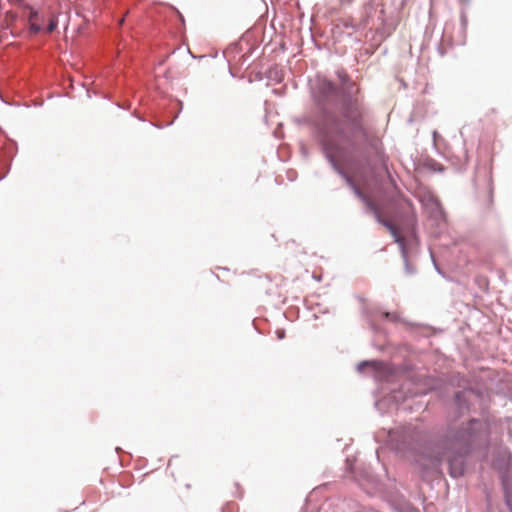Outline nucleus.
Instances as JSON below:
<instances>
[{
	"label": "nucleus",
	"instance_id": "obj_16",
	"mask_svg": "<svg viewBox=\"0 0 512 512\" xmlns=\"http://www.w3.org/2000/svg\"><path fill=\"white\" fill-rule=\"evenodd\" d=\"M463 2H467L468 0H462Z\"/></svg>",
	"mask_w": 512,
	"mask_h": 512
},
{
	"label": "nucleus",
	"instance_id": "obj_2",
	"mask_svg": "<svg viewBox=\"0 0 512 512\" xmlns=\"http://www.w3.org/2000/svg\"><path fill=\"white\" fill-rule=\"evenodd\" d=\"M357 195L365 202L367 208L373 211L377 221L382 224L393 236L395 242L399 243L401 246H404L405 240L404 237L400 234L397 226L393 224L390 220L384 218L381 214L379 207L371 201V199L365 195H363L358 189L356 190Z\"/></svg>",
	"mask_w": 512,
	"mask_h": 512
},
{
	"label": "nucleus",
	"instance_id": "obj_14",
	"mask_svg": "<svg viewBox=\"0 0 512 512\" xmlns=\"http://www.w3.org/2000/svg\"><path fill=\"white\" fill-rule=\"evenodd\" d=\"M504 457L507 458V460H510V458H511L510 455L507 453L504 454Z\"/></svg>",
	"mask_w": 512,
	"mask_h": 512
},
{
	"label": "nucleus",
	"instance_id": "obj_5",
	"mask_svg": "<svg viewBox=\"0 0 512 512\" xmlns=\"http://www.w3.org/2000/svg\"><path fill=\"white\" fill-rule=\"evenodd\" d=\"M44 21V16L40 15L37 11H31L29 15L30 30L37 33L41 30V23Z\"/></svg>",
	"mask_w": 512,
	"mask_h": 512
},
{
	"label": "nucleus",
	"instance_id": "obj_7",
	"mask_svg": "<svg viewBox=\"0 0 512 512\" xmlns=\"http://www.w3.org/2000/svg\"><path fill=\"white\" fill-rule=\"evenodd\" d=\"M478 431H486V424L481 422V421H478V420H473L471 421L470 423V428L468 429V437L469 438H472L474 436V434Z\"/></svg>",
	"mask_w": 512,
	"mask_h": 512
},
{
	"label": "nucleus",
	"instance_id": "obj_6",
	"mask_svg": "<svg viewBox=\"0 0 512 512\" xmlns=\"http://www.w3.org/2000/svg\"><path fill=\"white\" fill-rule=\"evenodd\" d=\"M367 368H370L374 371H381L383 368V364L378 361H363L359 363L357 366V369L360 372L364 371Z\"/></svg>",
	"mask_w": 512,
	"mask_h": 512
},
{
	"label": "nucleus",
	"instance_id": "obj_1",
	"mask_svg": "<svg viewBox=\"0 0 512 512\" xmlns=\"http://www.w3.org/2000/svg\"><path fill=\"white\" fill-rule=\"evenodd\" d=\"M444 458L449 462L450 475L452 477L457 478L463 474L464 466L462 458L452 456L450 451L444 452L440 446L432 447L429 455L419 456L417 463L424 471L439 472V466Z\"/></svg>",
	"mask_w": 512,
	"mask_h": 512
},
{
	"label": "nucleus",
	"instance_id": "obj_8",
	"mask_svg": "<svg viewBox=\"0 0 512 512\" xmlns=\"http://www.w3.org/2000/svg\"><path fill=\"white\" fill-rule=\"evenodd\" d=\"M322 91L327 96L335 95L336 88L331 82L324 81L322 84Z\"/></svg>",
	"mask_w": 512,
	"mask_h": 512
},
{
	"label": "nucleus",
	"instance_id": "obj_4",
	"mask_svg": "<svg viewBox=\"0 0 512 512\" xmlns=\"http://www.w3.org/2000/svg\"><path fill=\"white\" fill-rule=\"evenodd\" d=\"M341 125L331 116L325 119L324 124L320 127L321 141L324 145H329L330 134H341Z\"/></svg>",
	"mask_w": 512,
	"mask_h": 512
},
{
	"label": "nucleus",
	"instance_id": "obj_10",
	"mask_svg": "<svg viewBox=\"0 0 512 512\" xmlns=\"http://www.w3.org/2000/svg\"><path fill=\"white\" fill-rule=\"evenodd\" d=\"M57 25H58L57 18L55 16H52L50 18V20H49V24H48L47 29H46L47 32L48 33L53 32L56 29Z\"/></svg>",
	"mask_w": 512,
	"mask_h": 512
},
{
	"label": "nucleus",
	"instance_id": "obj_15",
	"mask_svg": "<svg viewBox=\"0 0 512 512\" xmlns=\"http://www.w3.org/2000/svg\"><path fill=\"white\" fill-rule=\"evenodd\" d=\"M348 79L347 75H344L342 81L345 82Z\"/></svg>",
	"mask_w": 512,
	"mask_h": 512
},
{
	"label": "nucleus",
	"instance_id": "obj_12",
	"mask_svg": "<svg viewBox=\"0 0 512 512\" xmlns=\"http://www.w3.org/2000/svg\"><path fill=\"white\" fill-rule=\"evenodd\" d=\"M496 466L499 468V469H503L504 468V465H502V463L500 461H498L496 463Z\"/></svg>",
	"mask_w": 512,
	"mask_h": 512
},
{
	"label": "nucleus",
	"instance_id": "obj_9",
	"mask_svg": "<svg viewBox=\"0 0 512 512\" xmlns=\"http://www.w3.org/2000/svg\"><path fill=\"white\" fill-rule=\"evenodd\" d=\"M381 317L392 322H397L399 320V315L397 313L385 312L381 314Z\"/></svg>",
	"mask_w": 512,
	"mask_h": 512
},
{
	"label": "nucleus",
	"instance_id": "obj_3",
	"mask_svg": "<svg viewBox=\"0 0 512 512\" xmlns=\"http://www.w3.org/2000/svg\"><path fill=\"white\" fill-rule=\"evenodd\" d=\"M342 117L353 127L358 128L362 119V107L357 99H347L342 105Z\"/></svg>",
	"mask_w": 512,
	"mask_h": 512
},
{
	"label": "nucleus",
	"instance_id": "obj_13",
	"mask_svg": "<svg viewBox=\"0 0 512 512\" xmlns=\"http://www.w3.org/2000/svg\"><path fill=\"white\" fill-rule=\"evenodd\" d=\"M463 394V392H460V393H457L456 394V399H457V402L460 401V396Z\"/></svg>",
	"mask_w": 512,
	"mask_h": 512
},
{
	"label": "nucleus",
	"instance_id": "obj_11",
	"mask_svg": "<svg viewBox=\"0 0 512 512\" xmlns=\"http://www.w3.org/2000/svg\"><path fill=\"white\" fill-rule=\"evenodd\" d=\"M506 504L512 510V504H511V500L509 497H506Z\"/></svg>",
	"mask_w": 512,
	"mask_h": 512
}]
</instances>
